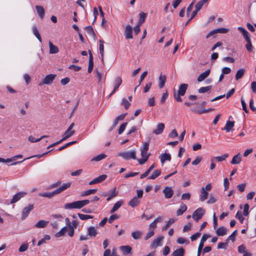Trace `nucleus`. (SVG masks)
I'll return each mask as SVG.
<instances>
[{
	"instance_id": "1",
	"label": "nucleus",
	"mask_w": 256,
	"mask_h": 256,
	"mask_svg": "<svg viewBox=\"0 0 256 256\" xmlns=\"http://www.w3.org/2000/svg\"><path fill=\"white\" fill-rule=\"evenodd\" d=\"M70 185L71 182H70L64 184L62 185V186L59 187L58 188L56 189V190L52 192L40 193L38 195L42 197L51 198L53 197L54 195L58 194L60 193L61 192H63L66 188H68L69 187H70Z\"/></svg>"
},
{
	"instance_id": "2",
	"label": "nucleus",
	"mask_w": 256,
	"mask_h": 256,
	"mask_svg": "<svg viewBox=\"0 0 256 256\" xmlns=\"http://www.w3.org/2000/svg\"><path fill=\"white\" fill-rule=\"evenodd\" d=\"M89 203L90 200H88L76 201L71 203L66 204L64 206V208L65 209H80Z\"/></svg>"
},
{
	"instance_id": "3",
	"label": "nucleus",
	"mask_w": 256,
	"mask_h": 256,
	"mask_svg": "<svg viewBox=\"0 0 256 256\" xmlns=\"http://www.w3.org/2000/svg\"><path fill=\"white\" fill-rule=\"evenodd\" d=\"M96 228L94 226H90L88 228V234L81 235L80 240H86L90 239V237H95L97 234Z\"/></svg>"
},
{
	"instance_id": "4",
	"label": "nucleus",
	"mask_w": 256,
	"mask_h": 256,
	"mask_svg": "<svg viewBox=\"0 0 256 256\" xmlns=\"http://www.w3.org/2000/svg\"><path fill=\"white\" fill-rule=\"evenodd\" d=\"M118 156L122 157L126 160L130 158L135 160L136 158V152L134 150L121 152L118 154Z\"/></svg>"
},
{
	"instance_id": "5",
	"label": "nucleus",
	"mask_w": 256,
	"mask_h": 256,
	"mask_svg": "<svg viewBox=\"0 0 256 256\" xmlns=\"http://www.w3.org/2000/svg\"><path fill=\"white\" fill-rule=\"evenodd\" d=\"M34 204H30L24 208L22 212V220L26 219L28 216L30 212L34 209Z\"/></svg>"
},
{
	"instance_id": "6",
	"label": "nucleus",
	"mask_w": 256,
	"mask_h": 256,
	"mask_svg": "<svg viewBox=\"0 0 256 256\" xmlns=\"http://www.w3.org/2000/svg\"><path fill=\"white\" fill-rule=\"evenodd\" d=\"M204 214V210L202 208H199L194 212L192 217L196 222H198Z\"/></svg>"
},
{
	"instance_id": "7",
	"label": "nucleus",
	"mask_w": 256,
	"mask_h": 256,
	"mask_svg": "<svg viewBox=\"0 0 256 256\" xmlns=\"http://www.w3.org/2000/svg\"><path fill=\"white\" fill-rule=\"evenodd\" d=\"M209 238H210V236H208L206 234H203V236L201 238L200 243L199 244V245H198V249L197 256H200L201 251L204 247V242Z\"/></svg>"
},
{
	"instance_id": "8",
	"label": "nucleus",
	"mask_w": 256,
	"mask_h": 256,
	"mask_svg": "<svg viewBox=\"0 0 256 256\" xmlns=\"http://www.w3.org/2000/svg\"><path fill=\"white\" fill-rule=\"evenodd\" d=\"M26 194V193L24 192H18L13 196L11 200L10 204H14L19 200L22 198L24 197Z\"/></svg>"
},
{
	"instance_id": "9",
	"label": "nucleus",
	"mask_w": 256,
	"mask_h": 256,
	"mask_svg": "<svg viewBox=\"0 0 256 256\" xmlns=\"http://www.w3.org/2000/svg\"><path fill=\"white\" fill-rule=\"evenodd\" d=\"M164 197L166 198H171L174 194V190L171 187L166 186L163 190Z\"/></svg>"
},
{
	"instance_id": "10",
	"label": "nucleus",
	"mask_w": 256,
	"mask_h": 256,
	"mask_svg": "<svg viewBox=\"0 0 256 256\" xmlns=\"http://www.w3.org/2000/svg\"><path fill=\"white\" fill-rule=\"evenodd\" d=\"M56 75L54 74H50L47 75L43 79L42 83L46 84H51L55 78Z\"/></svg>"
},
{
	"instance_id": "11",
	"label": "nucleus",
	"mask_w": 256,
	"mask_h": 256,
	"mask_svg": "<svg viewBox=\"0 0 256 256\" xmlns=\"http://www.w3.org/2000/svg\"><path fill=\"white\" fill-rule=\"evenodd\" d=\"M132 27L130 25H127L124 30V35L126 39H132L133 38Z\"/></svg>"
},
{
	"instance_id": "12",
	"label": "nucleus",
	"mask_w": 256,
	"mask_h": 256,
	"mask_svg": "<svg viewBox=\"0 0 256 256\" xmlns=\"http://www.w3.org/2000/svg\"><path fill=\"white\" fill-rule=\"evenodd\" d=\"M164 237L162 236H158L157 238L153 240L151 244L150 247L152 249L156 248L158 246H160V242L162 240Z\"/></svg>"
},
{
	"instance_id": "13",
	"label": "nucleus",
	"mask_w": 256,
	"mask_h": 256,
	"mask_svg": "<svg viewBox=\"0 0 256 256\" xmlns=\"http://www.w3.org/2000/svg\"><path fill=\"white\" fill-rule=\"evenodd\" d=\"M114 89L112 93L110 94L109 97H110L118 89L119 86H120L122 82V80L120 77H116L114 80Z\"/></svg>"
},
{
	"instance_id": "14",
	"label": "nucleus",
	"mask_w": 256,
	"mask_h": 256,
	"mask_svg": "<svg viewBox=\"0 0 256 256\" xmlns=\"http://www.w3.org/2000/svg\"><path fill=\"white\" fill-rule=\"evenodd\" d=\"M106 177H107V176L106 174H102V175L98 176V178L94 179L92 180H91L89 184L92 185V184H95L100 183V182L104 181V180H105L106 178Z\"/></svg>"
},
{
	"instance_id": "15",
	"label": "nucleus",
	"mask_w": 256,
	"mask_h": 256,
	"mask_svg": "<svg viewBox=\"0 0 256 256\" xmlns=\"http://www.w3.org/2000/svg\"><path fill=\"white\" fill-rule=\"evenodd\" d=\"M210 70H207L204 72L200 74L198 76L197 78V81L198 82H201L205 80L210 74Z\"/></svg>"
},
{
	"instance_id": "16",
	"label": "nucleus",
	"mask_w": 256,
	"mask_h": 256,
	"mask_svg": "<svg viewBox=\"0 0 256 256\" xmlns=\"http://www.w3.org/2000/svg\"><path fill=\"white\" fill-rule=\"evenodd\" d=\"M188 84H181L178 88V92L179 95L184 96L188 88Z\"/></svg>"
},
{
	"instance_id": "17",
	"label": "nucleus",
	"mask_w": 256,
	"mask_h": 256,
	"mask_svg": "<svg viewBox=\"0 0 256 256\" xmlns=\"http://www.w3.org/2000/svg\"><path fill=\"white\" fill-rule=\"evenodd\" d=\"M164 128V124L163 123H158L157 128L154 130L153 132L156 134H159L162 132Z\"/></svg>"
},
{
	"instance_id": "18",
	"label": "nucleus",
	"mask_w": 256,
	"mask_h": 256,
	"mask_svg": "<svg viewBox=\"0 0 256 256\" xmlns=\"http://www.w3.org/2000/svg\"><path fill=\"white\" fill-rule=\"evenodd\" d=\"M208 192L205 190V188L203 187L200 189V200L201 202L204 201L208 198Z\"/></svg>"
},
{
	"instance_id": "19",
	"label": "nucleus",
	"mask_w": 256,
	"mask_h": 256,
	"mask_svg": "<svg viewBox=\"0 0 256 256\" xmlns=\"http://www.w3.org/2000/svg\"><path fill=\"white\" fill-rule=\"evenodd\" d=\"M166 76L162 75V74H160L159 76V78H158V81H159V85L158 86H159V88H162L164 86L165 83L166 82Z\"/></svg>"
},
{
	"instance_id": "20",
	"label": "nucleus",
	"mask_w": 256,
	"mask_h": 256,
	"mask_svg": "<svg viewBox=\"0 0 256 256\" xmlns=\"http://www.w3.org/2000/svg\"><path fill=\"white\" fill-rule=\"evenodd\" d=\"M124 256H126L130 254L132 250V248L129 246H121L120 248Z\"/></svg>"
},
{
	"instance_id": "21",
	"label": "nucleus",
	"mask_w": 256,
	"mask_h": 256,
	"mask_svg": "<svg viewBox=\"0 0 256 256\" xmlns=\"http://www.w3.org/2000/svg\"><path fill=\"white\" fill-rule=\"evenodd\" d=\"M242 161V157L240 154H238L235 155L232 160L230 162L231 164H238Z\"/></svg>"
},
{
	"instance_id": "22",
	"label": "nucleus",
	"mask_w": 256,
	"mask_h": 256,
	"mask_svg": "<svg viewBox=\"0 0 256 256\" xmlns=\"http://www.w3.org/2000/svg\"><path fill=\"white\" fill-rule=\"evenodd\" d=\"M50 53L52 54H56L58 52V48L56 46L53 44L52 42H49Z\"/></svg>"
},
{
	"instance_id": "23",
	"label": "nucleus",
	"mask_w": 256,
	"mask_h": 256,
	"mask_svg": "<svg viewBox=\"0 0 256 256\" xmlns=\"http://www.w3.org/2000/svg\"><path fill=\"white\" fill-rule=\"evenodd\" d=\"M216 233L218 236H223L226 234L227 230L224 226H220L216 230Z\"/></svg>"
},
{
	"instance_id": "24",
	"label": "nucleus",
	"mask_w": 256,
	"mask_h": 256,
	"mask_svg": "<svg viewBox=\"0 0 256 256\" xmlns=\"http://www.w3.org/2000/svg\"><path fill=\"white\" fill-rule=\"evenodd\" d=\"M184 250L182 248H180L174 250L172 254V256H184Z\"/></svg>"
},
{
	"instance_id": "25",
	"label": "nucleus",
	"mask_w": 256,
	"mask_h": 256,
	"mask_svg": "<svg viewBox=\"0 0 256 256\" xmlns=\"http://www.w3.org/2000/svg\"><path fill=\"white\" fill-rule=\"evenodd\" d=\"M140 203V201L138 199L136 198V197H134L128 202V204L132 206V208H134L137 206H138Z\"/></svg>"
},
{
	"instance_id": "26",
	"label": "nucleus",
	"mask_w": 256,
	"mask_h": 256,
	"mask_svg": "<svg viewBox=\"0 0 256 256\" xmlns=\"http://www.w3.org/2000/svg\"><path fill=\"white\" fill-rule=\"evenodd\" d=\"M187 210V206L186 204H182L180 208L176 211V215L180 216L183 214Z\"/></svg>"
},
{
	"instance_id": "27",
	"label": "nucleus",
	"mask_w": 256,
	"mask_h": 256,
	"mask_svg": "<svg viewBox=\"0 0 256 256\" xmlns=\"http://www.w3.org/2000/svg\"><path fill=\"white\" fill-rule=\"evenodd\" d=\"M123 204V202L122 200L118 201L114 206L113 208L110 211L111 214L114 213Z\"/></svg>"
},
{
	"instance_id": "28",
	"label": "nucleus",
	"mask_w": 256,
	"mask_h": 256,
	"mask_svg": "<svg viewBox=\"0 0 256 256\" xmlns=\"http://www.w3.org/2000/svg\"><path fill=\"white\" fill-rule=\"evenodd\" d=\"M48 222L44 220H40L35 224L34 226L36 228H45L48 224Z\"/></svg>"
},
{
	"instance_id": "29",
	"label": "nucleus",
	"mask_w": 256,
	"mask_h": 256,
	"mask_svg": "<svg viewBox=\"0 0 256 256\" xmlns=\"http://www.w3.org/2000/svg\"><path fill=\"white\" fill-rule=\"evenodd\" d=\"M142 232L138 230H135L132 232V238L136 240H139L141 238Z\"/></svg>"
},
{
	"instance_id": "30",
	"label": "nucleus",
	"mask_w": 256,
	"mask_h": 256,
	"mask_svg": "<svg viewBox=\"0 0 256 256\" xmlns=\"http://www.w3.org/2000/svg\"><path fill=\"white\" fill-rule=\"evenodd\" d=\"M245 73V69L242 68L240 69H239L236 73L235 78L236 80H238L239 79L241 78L244 75Z\"/></svg>"
},
{
	"instance_id": "31",
	"label": "nucleus",
	"mask_w": 256,
	"mask_h": 256,
	"mask_svg": "<svg viewBox=\"0 0 256 256\" xmlns=\"http://www.w3.org/2000/svg\"><path fill=\"white\" fill-rule=\"evenodd\" d=\"M75 133L74 130L70 131L68 130V129L66 130V132L64 134V137L61 140L64 141L66 140V139L69 138L70 137L72 136V135L74 134Z\"/></svg>"
},
{
	"instance_id": "32",
	"label": "nucleus",
	"mask_w": 256,
	"mask_h": 256,
	"mask_svg": "<svg viewBox=\"0 0 256 256\" xmlns=\"http://www.w3.org/2000/svg\"><path fill=\"white\" fill-rule=\"evenodd\" d=\"M36 10L40 18H42L44 15V10L42 6H36Z\"/></svg>"
},
{
	"instance_id": "33",
	"label": "nucleus",
	"mask_w": 256,
	"mask_h": 256,
	"mask_svg": "<svg viewBox=\"0 0 256 256\" xmlns=\"http://www.w3.org/2000/svg\"><path fill=\"white\" fill-rule=\"evenodd\" d=\"M171 156L169 154L165 153L161 155L160 162L162 164L164 163L166 160H170Z\"/></svg>"
},
{
	"instance_id": "34",
	"label": "nucleus",
	"mask_w": 256,
	"mask_h": 256,
	"mask_svg": "<svg viewBox=\"0 0 256 256\" xmlns=\"http://www.w3.org/2000/svg\"><path fill=\"white\" fill-rule=\"evenodd\" d=\"M238 30L242 34L244 38L246 39L250 37V35L248 31L242 26H239L238 28Z\"/></svg>"
},
{
	"instance_id": "35",
	"label": "nucleus",
	"mask_w": 256,
	"mask_h": 256,
	"mask_svg": "<svg viewBox=\"0 0 256 256\" xmlns=\"http://www.w3.org/2000/svg\"><path fill=\"white\" fill-rule=\"evenodd\" d=\"M234 122L227 121L224 130L228 132H230L234 127Z\"/></svg>"
},
{
	"instance_id": "36",
	"label": "nucleus",
	"mask_w": 256,
	"mask_h": 256,
	"mask_svg": "<svg viewBox=\"0 0 256 256\" xmlns=\"http://www.w3.org/2000/svg\"><path fill=\"white\" fill-rule=\"evenodd\" d=\"M32 31H33L34 34L36 37V38H38V41L40 42H42V38H41V36H40V33L38 32V30L36 26H34L32 27Z\"/></svg>"
},
{
	"instance_id": "37",
	"label": "nucleus",
	"mask_w": 256,
	"mask_h": 256,
	"mask_svg": "<svg viewBox=\"0 0 256 256\" xmlns=\"http://www.w3.org/2000/svg\"><path fill=\"white\" fill-rule=\"evenodd\" d=\"M160 173H161L160 170H155L153 172L152 174L148 178V179L154 180L157 177H158L160 174Z\"/></svg>"
},
{
	"instance_id": "38",
	"label": "nucleus",
	"mask_w": 256,
	"mask_h": 256,
	"mask_svg": "<svg viewBox=\"0 0 256 256\" xmlns=\"http://www.w3.org/2000/svg\"><path fill=\"white\" fill-rule=\"evenodd\" d=\"M48 136H42L40 138H35L34 137H33L32 136H30L28 137V140L30 142H38L39 141H40L41 140H42L43 138H48Z\"/></svg>"
},
{
	"instance_id": "39",
	"label": "nucleus",
	"mask_w": 256,
	"mask_h": 256,
	"mask_svg": "<svg viewBox=\"0 0 256 256\" xmlns=\"http://www.w3.org/2000/svg\"><path fill=\"white\" fill-rule=\"evenodd\" d=\"M68 230V228H67V226L63 228L58 232L56 234V237L59 238L64 236Z\"/></svg>"
},
{
	"instance_id": "40",
	"label": "nucleus",
	"mask_w": 256,
	"mask_h": 256,
	"mask_svg": "<svg viewBox=\"0 0 256 256\" xmlns=\"http://www.w3.org/2000/svg\"><path fill=\"white\" fill-rule=\"evenodd\" d=\"M146 18V14L144 12H141L140 14V19L138 24L142 25L144 22Z\"/></svg>"
},
{
	"instance_id": "41",
	"label": "nucleus",
	"mask_w": 256,
	"mask_h": 256,
	"mask_svg": "<svg viewBox=\"0 0 256 256\" xmlns=\"http://www.w3.org/2000/svg\"><path fill=\"white\" fill-rule=\"evenodd\" d=\"M154 164H152L146 172L140 175V178H144L148 176L149 173L154 169Z\"/></svg>"
},
{
	"instance_id": "42",
	"label": "nucleus",
	"mask_w": 256,
	"mask_h": 256,
	"mask_svg": "<svg viewBox=\"0 0 256 256\" xmlns=\"http://www.w3.org/2000/svg\"><path fill=\"white\" fill-rule=\"evenodd\" d=\"M246 42V50L248 52H251L252 50V44L251 40L250 38H247L245 39Z\"/></svg>"
},
{
	"instance_id": "43",
	"label": "nucleus",
	"mask_w": 256,
	"mask_h": 256,
	"mask_svg": "<svg viewBox=\"0 0 256 256\" xmlns=\"http://www.w3.org/2000/svg\"><path fill=\"white\" fill-rule=\"evenodd\" d=\"M106 157V155L104 154H100L98 156H96L94 157L92 160L98 162L100 161L102 159L105 158Z\"/></svg>"
},
{
	"instance_id": "44",
	"label": "nucleus",
	"mask_w": 256,
	"mask_h": 256,
	"mask_svg": "<svg viewBox=\"0 0 256 256\" xmlns=\"http://www.w3.org/2000/svg\"><path fill=\"white\" fill-rule=\"evenodd\" d=\"M212 87V86H204V87H202L198 90V92L199 93L206 92H208L209 90H210L211 89Z\"/></svg>"
},
{
	"instance_id": "45",
	"label": "nucleus",
	"mask_w": 256,
	"mask_h": 256,
	"mask_svg": "<svg viewBox=\"0 0 256 256\" xmlns=\"http://www.w3.org/2000/svg\"><path fill=\"white\" fill-rule=\"evenodd\" d=\"M97 191L96 189H90L88 190L82 194V196H87L91 194H94Z\"/></svg>"
},
{
	"instance_id": "46",
	"label": "nucleus",
	"mask_w": 256,
	"mask_h": 256,
	"mask_svg": "<svg viewBox=\"0 0 256 256\" xmlns=\"http://www.w3.org/2000/svg\"><path fill=\"white\" fill-rule=\"evenodd\" d=\"M154 230L151 228H149L148 232L146 234L144 237V240H146L154 236Z\"/></svg>"
},
{
	"instance_id": "47",
	"label": "nucleus",
	"mask_w": 256,
	"mask_h": 256,
	"mask_svg": "<svg viewBox=\"0 0 256 256\" xmlns=\"http://www.w3.org/2000/svg\"><path fill=\"white\" fill-rule=\"evenodd\" d=\"M79 218L82 220H86L87 219L92 218L93 216L90 215L84 214H78Z\"/></svg>"
},
{
	"instance_id": "48",
	"label": "nucleus",
	"mask_w": 256,
	"mask_h": 256,
	"mask_svg": "<svg viewBox=\"0 0 256 256\" xmlns=\"http://www.w3.org/2000/svg\"><path fill=\"white\" fill-rule=\"evenodd\" d=\"M228 157V154H223L221 156H218L215 157V158L218 161V162H222L223 160H224L227 158Z\"/></svg>"
},
{
	"instance_id": "49",
	"label": "nucleus",
	"mask_w": 256,
	"mask_h": 256,
	"mask_svg": "<svg viewBox=\"0 0 256 256\" xmlns=\"http://www.w3.org/2000/svg\"><path fill=\"white\" fill-rule=\"evenodd\" d=\"M174 220L173 218H170L168 222H167L166 224L163 227L162 230H166L167 228L172 224L174 222Z\"/></svg>"
},
{
	"instance_id": "50",
	"label": "nucleus",
	"mask_w": 256,
	"mask_h": 256,
	"mask_svg": "<svg viewBox=\"0 0 256 256\" xmlns=\"http://www.w3.org/2000/svg\"><path fill=\"white\" fill-rule=\"evenodd\" d=\"M204 4V2L202 0L198 2L196 5L195 10L198 12L201 9Z\"/></svg>"
},
{
	"instance_id": "51",
	"label": "nucleus",
	"mask_w": 256,
	"mask_h": 256,
	"mask_svg": "<svg viewBox=\"0 0 256 256\" xmlns=\"http://www.w3.org/2000/svg\"><path fill=\"white\" fill-rule=\"evenodd\" d=\"M121 104H122V105H123V106H124V108H126V109H128V108L130 107V102H129L127 100H126V98H124L122 100V102H121Z\"/></svg>"
},
{
	"instance_id": "52",
	"label": "nucleus",
	"mask_w": 256,
	"mask_h": 256,
	"mask_svg": "<svg viewBox=\"0 0 256 256\" xmlns=\"http://www.w3.org/2000/svg\"><path fill=\"white\" fill-rule=\"evenodd\" d=\"M85 30H86L90 36H94V32L91 26H88L85 28Z\"/></svg>"
},
{
	"instance_id": "53",
	"label": "nucleus",
	"mask_w": 256,
	"mask_h": 256,
	"mask_svg": "<svg viewBox=\"0 0 256 256\" xmlns=\"http://www.w3.org/2000/svg\"><path fill=\"white\" fill-rule=\"evenodd\" d=\"M236 234V230H234L231 234L230 236L226 240V241L228 242L230 240H232V242H234L235 241V236Z\"/></svg>"
},
{
	"instance_id": "54",
	"label": "nucleus",
	"mask_w": 256,
	"mask_h": 256,
	"mask_svg": "<svg viewBox=\"0 0 256 256\" xmlns=\"http://www.w3.org/2000/svg\"><path fill=\"white\" fill-rule=\"evenodd\" d=\"M240 101H241V103H242V110L246 112H248V110L247 108L246 104V102L244 101V100L243 96H242Z\"/></svg>"
},
{
	"instance_id": "55",
	"label": "nucleus",
	"mask_w": 256,
	"mask_h": 256,
	"mask_svg": "<svg viewBox=\"0 0 256 256\" xmlns=\"http://www.w3.org/2000/svg\"><path fill=\"white\" fill-rule=\"evenodd\" d=\"M28 244H22L18 248L20 252H24L28 248Z\"/></svg>"
},
{
	"instance_id": "56",
	"label": "nucleus",
	"mask_w": 256,
	"mask_h": 256,
	"mask_svg": "<svg viewBox=\"0 0 256 256\" xmlns=\"http://www.w3.org/2000/svg\"><path fill=\"white\" fill-rule=\"evenodd\" d=\"M100 52L101 55L102 61L104 62V46L102 44H100L99 46Z\"/></svg>"
},
{
	"instance_id": "57",
	"label": "nucleus",
	"mask_w": 256,
	"mask_h": 256,
	"mask_svg": "<svg viewBox=\"0 0 256 256\" xmlns=\"http://www.w3.org/2000/svg\"><path fill=\"white\" fill-rule=\"evenodd\" d=\"M127 124H128V123L126 122L120 125V126L118 129V134H121L124 130Z\"/></svg>"
},
{
	"instance_id": "58",
	"label": "nucleus",
	"mask_w": 256,
	"mask_h": 256,
	"mask_svg": "<svg viewBox=\"0 0 256 256\" xmlns=\"http://www.w3.org/2000/svg\"><path fill=\"white\" fill-rule=\"evenodd\" d=\"M249 205L246 204L244 206L243 214L244 216H247L248 214Z\"/></svg>"
},
{
	"instance_id": "59",
	"label": "nucleus",
	"mask_w": 256,
	"mask_h": 256,
	"mask_svg": "<svg viewBox=\"0 0 256 256\" xmlns=\"http://www.w3.org/2000/svg\"><path fill=\"white\" fill-rule=\"evenodd\" d=\"M119 218V216L118 214H114L112 215L109 219H108V222L111 224L113 222V221L115 220L118 219Z\"/></svg>"
},
{
	"instance_id": "60",
	"label": "nucleus",
	"mask_w": 256,
	"mask_h": 256,
	"mask_svg": "<svg viewBox=\"0 0 256 256\" xmlns=\"http://www.w3.org/2000/svg\"><path fill=\"white\" fill-rule=\"evenodd\" d=\"M236 218L240 220L242 223L244 220V218L242 216V212L240 211L238 212L236 215Z\"/></svg>"
},
{
	"instance_id": "61",
	"label": "nucleus",
	"mask_w": 256,
	"mask_h": 256,
	"mask_svg": "<svg viewBox=\"0 0 256 256\" xmlns=\"http://www.w3.org/2000/svg\"><path fill=\"white\" fill-rule=\"evenodd\" d=\"M168 93L167 92H166L163 93L162 96L161 98L160 102L162 104H164L165 102L166 99L168 97Z\"/></svg>"
},
{
	"instance_id": "62",
	"label": "nucleus",
	"mask_w": 256,
	"mask_h": 256,
	"mask_svg": "<svg viewBox=\"0 0 256 256\" xmlns=\"http://www.w3.org/2000/svg\"><path fill=\"white\" fill-rule=\"evenodd\" d=\"M202 158L201 156H198L195 160L192 162V165H198L201 162Z\"/></svg>"
},
{
	"instance_id": "63",
	"label": "nucleus",
	"mask_w": 256,
	"mask_h": 256,
	"mask_svg": "<svg viewBox=\"0 0 256 256\" xmlns=\"http://www.w3.org/2000/svg\"><path fill=\"white\" fill-rule=\"evenodd\" d=\"M169 137L174 138L178 136V134L176 130H173L168 135Z\"/></svg>"
},
{
	"instance_id": "64",
	"label": "nucleus",
	"mask_w": 256,
	"mask_h": 256,
	"mask_svg": "<svg viewBox=\"0 0 256 256\" xmlns=\"http://www.w3.org/2000/svg\"><path fill=\"white\" fill-rule=\"evenodd\" d=\"M246 186V184L245 183L242 184H238L237 186V188L239 191L240 192H243Z\"/></svg>"
}]
</instances>
